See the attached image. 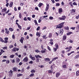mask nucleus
Here are the masks:
<instances>
[{
    "label": "nucleus",
    "mask_w": 79,
    "mask_h": 79,
    "mask_svg": "<svg viewBox=\"0 0 79 79\" xmlns=\"http://www.w3.org/2000/svg\"><path fill=\"white\" fill-rule=\"evenodd\" d=\"M64 22H62L56 25V29H61V28H62L64 26Z\"/></svg>",
    "instance_id": "obj_1"
},
{
    "label": "nucleus",
    "mask_w": 79,
    "mask_h": 79,
    "mask_svg": "<svg viewBox=\"0 0 79 79\" xmlns=\"http://www.w3.org/2000/svg\"><path fill=\"white\" fill-rule=\"evenodd\" d=\"M66 18V16L65 15H63L62 16V17H59L58 18V19H59L60 20H61V21H64L65 20Z\"/></svg>",
    "instance_id": "obj_2"
},
{
    "label": "nucleus",
    "mask_w": 79,
    "mask_h": 79,
    "mask_svg": "<svg viewBox=\"0 0 79 79\" xmlns=\"http://www.w3.org/2000/svg\"><path fill=\"white\" fill-rule=\"evenodd\" d=\"M60 31V32H59V35L60 36L62 35L63 34V32H64L63 29H61Z\"/></svg>",
    "instance_id": "obj_3"
},
{
    "label": "nucleus",
    "mask_w": 79,
    "mask_h": 79,
    "mask_svg": "<svg viewBox=\"0 0 79 79\" xmlns=\"http://www.w3.org/2000/svg\"><path fill=\"white\" fill-rule=\"evenodd\" d=\"M19 50V48H17L16 47H14L12 50V51L16 52V51H18Z\"/></svg>",
    "instance_id": "obj_4"
},
{
    "label": "nucleus",
    "mask_w": 79,
    "mask_h": 79,
    "mask_svg": "<svg viewBox=\"0 0 79 79\" xmlns=\"http://www.w3.org/2000/svg\"><path fill=\"white\" fill-rule=\"evenodd\" d=\"M13 73V72L12 70H10L9 72H8L9 76H12Z\"/></svg>",
    "instance_id": "obj_5"
},
{
    "label": "nucleus",
    "mask_w": 79,
    "mask_h": 79,
    "mask_svg": "<svg viewBox=\"0 0 79 79\" xmlns=\"http://www.w3.org/2000/svg\"><path fill=\"white\" fill-rule=\"evenodd\" d=\"M29 60V59L27 56H26L23 59V61L24 62H27L28 61V60Z\"/></svg>",
    "instance_id": "obj_6"
},
{
    "label": "nucleus",
    "mask_w": 79,
    "mask_h": 79,
    "mask_svg": "<svg viewBox=\"0 0 79 79\" xmlns=\"http://www.w3.org/2000/svg\"><path fill=\"white\" fill-rule=\"evenodd\" d=\"M49 6H50V5L48 4H46V7L45 9V11H48V9L49 8Z\"/></svg>",
    "instance_id": "obj_7"
},
{
    "label": "nucleus",
    "mask_w": 79,
    "mask_h": 79,
    "mask_svg": "<svg viewBox=\"0 0 79 79\" xmlns=\"http://www.w3.org/2000/svg\"><path fill=\"white\" fill-rule=\"evenodd\" d=\"M58 12L60 14H61V13L63 12V9H62V8L59 9Z\"/></svg>",
    "instance_id": "obj_8"
},
{
    "label": "nucleus",
    "mask_w": 79,
    "mask_h": 79,
    "mask_svg": "<svg viewBox=\"0 0 79 79\" xmlns=\"http://www.w3.org/2000/svg\"><path fill=\"white\" fill-rule=\"evenodd\" d=\"M5 33H6V34H8L9 33H10V31L8 30V29L5 28Z\"/></svg>",
    "instance_id": "obj_9"
},
{
    "label": "nucleus",
    "mask_w": 79,
    "mask_h": 79,
    "mask_svg": "<svg viewBox=\"0 0 79 79\" xmlns=\"http://www.w3.org/2000/svg\"><path fill=\"white\" fill-rule=\"evenodd\" d=\"M24 40V38L23 37H21L20 40V42H21L22 44H23V41Z\"/></svg>",
    "instance_id": "obj_10"
},
{
    "label": "nucleus",
    "mask_w": 79,
    "mask_h": 79,
    "mask_svg": "<svg viewBox=\"0 0 79 79\" xmlns=\"http://www.w3.org/2000/svg\"><path fill=\"white\" fill-rule=\"evenodd\" d=\"M19 61H20V59L19 58H17L16 59V63H19Z\"/></svg>",
    "instance_id": "obj_11"
},
{
    "label": "nucleus",
    "mask_w": 79,
    "mask_h": 79,
    "mask_svg": "<svg viewBox=\"0 0 79 79\" xmlns=\"http://www.w3.org/2000/svg\"><path fill=\"white\" fill-rule=\"evenodd\" d=\"M44 60L45 61L47 62L50 61V59L48 58H44Z\"/></svg>",
    "instance_id": "obj_12"
},
{
    "label": "nucleus",
    "mask_w": 79,
    "mask_h": 79,
    "mask_svg": "<svg viewBox=\"0 0 79 79\" xmlns=\"http://www.w3.org/2000/svg\"><path fill=\"white\" fill-rule=\"evenodd\" d=\"M60 76V73L57 72L56 74V77H58Z\"/></svg>",
    "instance_id": "obj_13"
},
{
    "label": "nucleus",
    "mask_w": 79,
    "mask_h": 79,
    "mask_svg": "<svg viewBox=\"0 0 79 79\" xmlns=\"http://www.w3.org/2000/svg\"><path fill=\"white\" fill-rule=\"evenodd\" d=\"M71 13H74L76 12V10L72 9V10H70Z\"/></svg>",
    "instance_id": "obj_14"
},
{
    "label": "nucleus",
    "mask_w": 79,
    "mask_h": 79,
    "mask_svg": "<svg viewBox=\"0 0 79 79\" xmlns=\"http://www.w3.org/2000/svg\"><path fill=\"white\" fill-rule=\"evenodd\" d=\"M67 37H66V35H64L63 37V41L65 40L66 39Z\"/></svg>",
    "instance_id": "obj_15"
},
{
    "label": "nucleus",
    "mask_w": 79,
    "mask_h": 79,
    "mask_svg": "<svg viewBox=\"0 0 79 79\" xmlns=\"http://www.w3.org/2000/svg\"><path fill=\"white\" fill-rule=\"evenodd\" d=\"M35 57L36 58H42V57H41V56H40L39 55H35Z\"/></svg>",
    "instance_id": "obj_16"
},
{
    "label": "nucleus",
    "mask_w": 79,
    "mask_h": 79,
    "mask_svg": "<svg viewBox=\"0 0 79 79\" xmlns=\"http://www.w3.org/2000/svg\"><path fill=\"white\" fill-rule=\"evenodd\" d=\"M52 33H49L48 36V38H52Z\"/></svg>",
    "instance_id": "obj_17"
},
{
    "label": "nucleus",
    "mask_w": 79,
    "mask_h": 79,
    "mask_svg": "<svg viewBox=\"0 0 79 79\" xmlns=\"http://www.w3.org/2000/svg\"><path fill=\"white\" fill-rule=\"evenodd\" d=\"M64 29L65 30H66V31H68L69 29V27H64Z\"/></svg>",
    "instance_id": "obj_18"
},
{
    "label": "nucleus",
    "mask_w": 79,
    "mask_h": 79,
    "mask_svg": "<svg viewBox=\"0 0 79 79\" xmlns=\"http://www.w3.org/2000/svg\"><path fill=\"white\" fill-rule=\"evenodd\" d=\"M13 2H11L10 3V5H9V6L10 7H12L13 6Z\"/></svg>",
    "instance_id": "obj_19"
},
{
    "label": "nucleus",
    "mask_w": 79,
    "mask_h": 79,
    "mask_svg": "<svg viewBox=\"0 0 79 79\" xmlns=\"http://www.w3.org/2000/svg\"><path fill=\"white\" fill-rule=\"evenodd\" d=\"M23 76V74L21 73H19L17 74V77H19V76Z\"/></svg>",
    "instance_id": "obj_20"
},
{
    "label": "nucleus",
    "mask_w": 79,
    "mask_h": 79,
    "mask_svg": "<svg viewBox=\"0 0 79 79\" xmlns=\"http://www.w3.org/2000/svg\"><path fill=\"white\" fill-rule=\"evenodd\" d=\"M56 48L58 49L59 48V46H58V45L57 44H55Z\"/></svg>",
    "instance_id": "obj_21"
},
{
    "label": "nucleus",
    "mask_w": 79,
    "mask_h": 79,
    "mask_svg": "<svg viewBox=\"0 0 79 79\" xmlns=\"http://www.w3.org/2000/svg\"><path fill=\"white\" fill-rule=\"evenodd\" d=\"M12 70H13L14 72L15 71H17V70L16 69V68L15 67H14L12 68Z\"/></svg>",
    "instance_id": "obj_22"
},
{
    "label": "nucleus",
    "mask_w": 79,
    "mask_h": 79,
    "mask_svg": "<svg viewBox=\"0 0 79 79\" xmlns=\"http://www.w3.org/2000/svg\"><path fill=\"white\" fill-rule=\"evenodd\" d=\"M0 41L1 42H2V43H3V42H4V40H3V39L1 37H0Z\"/></svg>",
    "instance_id": "obj_23"
},
{
    "label": "nucleus",
    "mask_w": 79,
    "mask_h": 79,
    "mask_svg": "<svg viewBox=\"0 0 79 79\" xmlns=\"http://www.w3.org/2000/svg\"><path fill=\"white\" fill-rule=\"evenodd\" d=\"M76 75L77 76H79V70L76 72Z\"/></svg>",
    "instance_id": "obj_24"
},
{
    "label": "nucleus",
    "mask_w": 79,
    "mask_h": 79,
    "mask_svg": "<svg viewBox=\"0 0 79 79\" xmlns=\"http://www.w3.org/2000/svg\"><path fill=\"white\" fill-rule=\"evenodd\" d=\"M6 10H7V9L6 8H5V9H2V12H6Z\"/></svg>",
    "instance_id": "obj_25"
},
{
    "label": "nucleus",
    "mask_w": 79,
    "mask_h": 79,
    "mask_svg": "<svg viewBox=\"0 0 79 79\" xmlns=\"http://www.w3.org/2000/svg\"><path fill=\"white\" fill-rule=\"evenodd\" d=\"M34 22L35 23V25H36V26H39V24H38V23H37V20H34Z\"/></svg>",
    "instance_id": "obj_26"
},
{
    "label": "nucleus",
    "mask_w": 79,
    "mask_h": 79,
    "mask_svg": "<svg viewBox=\"0 0 79 79\" xmlns=\"http://www.w3.org/2000/svg\"><path fill=\"white\" fill-rule=\"evenodd\" d=\"M43 38L44 39H47V37H46V35H44L43 36Z\"/></svg>",
    "instance_id": "obj_27"
},
{
    "label": "nucleus",
    "mask_w": 79,
    "mask_h": 79,
    "mask_svg": "<svg viewBox=\"0 0 79 79\" xmlns=\"http://www.w3.org/2000/svg\"><path fill=\"white\" fill-rule=\"evenodd\" d=\"M9 31H10V32H12V31H13V29L12 28L10 27L9 29Z\"/></svg>",
    "instance_id": "obj_28"
},
{
    "label": "nucleus",
    "mask_w": 79,
    "mask_h": 79,
    "mask_svg": "<svg viewBox=\"0 0 79 79\" xmlns=\"http://www.w3.org/2000/svg\"><path fill=\"white\" fill-rule=\"evenodd\" d=\"M79 54L76 56L74 58L75 59H77V58H79Z\"/></svg>",
    "instance_id": "obj_29"
},
{
    "label": "nucleus",
    "mask_w": 79,
    "mask_h": 79,
    "mask_svg": "<svg viewBox=\"0 0 79 79\" xmlns=\"http://www.w3.org/2000/svg\"><path fill=\"white\" fill-rule=\"evenodd\" d=\"M30 77H33L34 76V73H32L30 75H29Z\"/></svg>",
    "instance_id": "obj_30"
},
{
    "label": "nucleus",
    "mask_w": 79,
    "mask_h": 79,
    "mask_svg": "<svg viewBox=\"0 0 79 79\" xmlns=\"http://www.w3.org/2000/svg\"><path fill=\"white\" fill-rule=\"evenodd\" d=\"M73 34V32H70L67 33V35H71V34Z\"/></svg>",
    "instance_id": "obj_31"
},
{
    "label": "nucleus",
    "mask_w": 79,
    "mask_h": 79,
    "mask_svg": "<svg viewBox=\"0 0 79 79\" xmlns=\"http://www.w3.org/2000/svg\"><path fill=\"white\" fill-rule=\"evenodd\" d=\"M48 73H49V74H52V73L53 71H52L51 70H48Z\"/></svg>",
    "instance_id": "obj_32"
},
{
    "label": "nucleus",
    "mask_w": 79,
    "mask_h": 79,
    "mask_svg": "<svg viewBox=\"0 0 79 79\" xmlns=\"http://www.w3.org/2000/svg\"><path fill=\"white\" fill-rule=\"evenodd\" d=\"M56 59H58V57H56L55 58H54L52 59V61H54V60H56Z\"/></svg>",
    "instance_id": "obj_33"
},
{
    "label": "nucleus",
    "mask_w": 79,
    "mask_h": 79,
    "mask_svg": "<svg viewBox=\"0 0 79 79\" xmlns=\"http://www.w3.org/2000/svg\"><path fill=\"white\" fill-rule=\"evenodd\" d=\"M43 5V3H40L38 5V6L39 7H41V6H42Z\"/></svg>",
    "instance_id": "obj_34"
},
{
    "label": "nucleus",
    "mask_w": 79,
    "mask_h": 79,
    "mask_svg": "<svg viewBox=\"0 0 79 79\" xmlns=\"http://www.w3.org/2000/svg\"><path fill=\"white\" fill-rule=\"evenodd\" d=\"M22 17V15H21V13H19V18L21 19V18Z\"/></svg>",
    "instance_id": "obj_35"
},
{
    "label": "nucleus",
    "mask_w": 79,
    "mask_h": 79,
    "mask_svg": "<svg viewBox=\"0 0 79 79\" xmlns=\"http://www.w3.org/2000/svg\"><path fill=\"white\" fill-rule=\"evenodd\" d=\"M31 73H35V70L32 69L31 71Z\"/></svg>",
    "instance_id": "obj_36"
},
{
    "label": "nucleus",
    "mask_w": 79,
    "mask_h": 79,
    "mask_svg": "<svg viewBox=\"0 0 79 79\" xmlns=\"http://www.w3.org/2000/svg\"><path fill=\"white\" fill-rule=\"evenodd\" d=\"M14 56H15V55H11L10 56V57L11 58H13Z\"/></svg>",
    "instance_id": "obj_37"
},
{
    "label": "nucleus",
    "mask_w": 79,
    "mask_h": 79,
    "mask_svg": "<svg viewBox=\"0 0 79 79\" xmlns=\"http://www.w3.org/2000/svg\"><path fill=\"white\" fill-rule=\"evenodd\" d=\"M73 5H76V6H77V4L76 2H73Z\"/></svg>",
    "instance_id": "obj_38"
},
{
    "label": "nucleus",
    "mask_w": 79,
    "mask_h": 79,
    "mask_svg": "<svg viewBox=\"0 0 79 79\" xmlns=\"http://www.w3.org/2000/svg\"><path fill=\"white\" fill-rule=\"evenodd\" d=\"M47 48L48 50H49V51H52V50H51V48H50V47L49 46H48Z\"/></svg>",
    "instance_id": "obj_39"
},
{
    "label": "nucleus",
    "mask_w": 79,
    "mask_h": 79,
    "mask_svg": "<svg viewBox=\"0 0 79 79\" xmlns=\"http://www.w3.org/2000/svg\"><path fill=\"white\" fill-rule=\"evenodd\" d=\"M31 59L33 61H35V57H32Z\"/></svg>",
    "instance_id": "obj_40"
},
{
    "label": "nucleus",
    "mask_w": 79,
    "mask_h": 79,
    "mask_svg": "<svg viewBox=\"0 0 79 79\" xmlns=\"http://www.w3.org/2000/svg\"><path fill=\"white\" fill-rule=\"evenodd\" d=\"M56 6H60V3H57L56 4Z\"/></svg>",
    "instance_id": "obj_41"
},
{
    "label": "nucleus",
    "mask_w": 79,
    "mask_h": 79,
    "mask_svg": "<svg viewBox=\"0 0 79 79\" xmlns=\"http://www.w3.org/2000/svg\"><path fill=\"white\" fill-rule=\"evenodd\" d=\"M24 71V69L23 68V69L21 70V73H23Z\"/></svg>",
    "instance_id": "obj_42"
},
{
    "label": "nucleus",
    "mask_w": 79,
    "mask_h": 79,
    "mask_svg": "<svg viewBox=\"0 0 79 79\" xmlns=\"http://www.w3.org/2000/svg\"><path fill=\"white\" fill-rule=\"evenodd\" d=\"M40 27H38L37 28H36V30L37 31H39L40 30Z\"/></svg>",
    "instance_id": "obj_43"
},
{
    "label": "nucleus",
    "mask_w": 79,
    "mask_h": 79,
    "mask_svg": "<svg viewBox=\"0 0 79 79\" xmlns=\"http://www.w3.org/2000/svg\"><path fill=\"white\" fill-rule=\"evenodd\" d=\"M57 48H53V49L54 50V52H56V50H57Z\"/></svg>",
    "instance_id": "obj_44"
},
{
    "label": "nucleus",
    "mask_w": 79,
    "mask_h": 79,
    "mask_svg": "<svg viewBox=\"0 0 79 79\" xmlns=\"http://www.w3.org/2000/svg\"><path fill=\"white\" fill-rule=\"evenodd\" d=\"M40 32H36V35H37V36H38L39 35H40Z\"/></svg>",
    "instance_id": "obj_45"
},
{
    "label": "nucleus",
    "mask_w": 79,
    "mask_h": 79,
    "mask_svg": "<svg viewBox=\"0 0 79 79\" xmlns=\"http://www.w3.org/2000/svg\"><path fill=\"white\" fill-rule=\"evenodd\" d=\"M62 67L63 68H66V65L64 64L63 65Z\"/></svg>",
    "instance_id": "obj_46"
},
{
    "label": "nucleus",
    "mask_w": 79,
    "mask_h": 79,
    "mask_svg": "<svg viewBox=\"0 0 79 79\" xmlns=\"http://www.w3.org/2000/svg\"><path fill=\"white\" fill-rule=\"evenodd\" d=\"M18 28L20 29H22V28L21 27V26H20V25H19V26H18Z\"/></svg>",
    "instance_id": "obj_47"
},
{
    "label": "nucleus",
    "mask_w": 79,
    "mask_h": 79,
    "mask_svg": "<svg viewBox=\"0 0 79 79\" xmlns=\"http://www.w3.org/2000/svg\"><path fill=\"white\" fill-rule=\"evenodd\" d=\"M36 62L39 63V58H36Z\"/></svg>",
    "instance_id": "obj_48"
},
{
    "label": "nucleus",
    "mask_w": 79,
    "mask_h": 79,
    "mask_svg": "<svg viewBox=\"0 0 79 79\" xmlns=\"http://www.w3.org/2000/svg\"><path fill=\"white\" fill-rule=\"evenodd\" d=\"M46 28H47V27H44L43 28H42V31H44V29H46Z\"/></svg>",
    "instance_id": "obj_49"
},
{
    "label": "nucleus",
    "mask_w": 79,
    "mask_h": 79,
    "mask_svg": "<svg viewBox=\"0 0 79 79\" xmlns=\"http://www.w3.org/2000/svg\"><path fill=\"white\" fill-rule=\"evenodd\" d=\"M76 29H77L79 30V25H77V26L76 27Z\"/></svg>",
    "instance_id": "obj_50"
},
{
    "label": "nucleus",
    "mask_w": 79,
    "mask_h": 79,
    "mask_svg": "<svg viewBox=\"0 0 79 79\" xmlns=\"http://www.w3.org/2000/svg\"><path fill=\"white\" fill-rule=\"evenodd\" d=\"M31 29V26L27 27L26 29V30H29V29Z\"/></svg>",
    "instance_id": "obj_51"
},
{
    "label": "nucleus",
    "mask_w": 79,
    "mask_h": 79,
    "mask_svg": "<svg viewBox=\"0 0 79 79\" xmlns=\"http://www.w3.org/2000/svg\"><path fill=\"white\" fill-rule=\"evenodd\" d=\"M41 52L42 53H45V51L44 50H41Z\"/></svg>",
    "instance_id": "obj_52"
},
{
    "label": "nucleus",
    "mask_w": 79,
    "mask_h": 79,
    "mask_svg": "<svg viewBox=\"0 0 79 79\" xmlns=\"http://www.w3.org/2000/svg\"><path fill=\"white\" fill-rule=\"evenodd\" d=\"M49 44H51V45H53V42L50 41L49 42Z\"/></svg>",
    "instance_id": "obj_53"
},
{
    "label": "nucleus",
    "mask_w": 79,
    "mask_h": 79,
    "mask_svg": "<svg viewBox=\"0 0 79 79\" xmlns=\"http://www.w3.org/2000/svg\"><path fill=\"white\" fill-rule=\"evenodd\" d=\"M69 42L70 43H73V41L72 40H69Z\"/></svg>",
    "instance_id": "obj_54"
},
{
    "label": "nucleus",
    "mask_w": 79,
    "mask_h": 79,
    "mask_svg": "<svg viewBox=\"0 0 79 79\" xmlns=\"http://www.w3.org/2000/svg\"><path fill=\"white\" fill-rule=\"evenodd\" d=\"M23 20H24V21H27V18H26V17H25L23 19Z\"/></svg>",
    "instance_id": "obj_55"
},
{
    "label": "nucleus",
    "mask_w": 79,
    "mask_h": 79,
    "mask_svg": "<svg viewBox=\"0 0 79 79\" xmlns=\"http://www.w3.org/2000/svg\"><path fill=\"white\" fill-rule=\"evenodd\" d=\"M10 63V60H7L6 61V64H8Z\"/></svg>",
    "instance_id": "obj_56"
},
{
    "label": "nucleus",
    "mask_w": 79,
    "mask_h": 79,
    "mask_svg": "<svg viewBox=\"0 0 79 79\" xmlns=\"http://www.w3.org/2000/svg\"><path fill=\"white\" fill-rule=\"evenodd\" d=\"M4 40H7L8 41V37H6L4 38Z\"/></svg>",
    "instance_id": "obj_57"
},
{
    "label": "nucleus",
    "mask_w": 79,
    "mask_h": 79,
    "mask_svg": "<svg viewBox=\"0 0 79 79\" xmlns=\"http://www.w3.org/2000/svg\"><path fill=\"white\" fill-rule=\"evenodd\" d=\"M27 19L28 20V21H31V19L30 17H27Z\"/></svg>",
    "instance_id": "obj_58"
},
{
    "label": "nucleus",
    "mask_w": 79,
    "mask_h": 79,
    "mask_svg": "<svg viewBox=\"0 0 79 79\" xmlns=\"http://www.w3.org/2000/svg\"><path fill=\"white\" fill-rule=\"evenodd\" d=\"M29 64H32L33 63V61L31 60L29 62Z\"/></svg>",
    "instance_id": "obj_59"
},
{
    "label": "nucleus",
    "mask_w": 79,
    "mask_h": 79,
    "mask_svg": "<svg viewBox=\"0 0 79 79\" xmlns=\"http://www.w3.org/2000/svg\"><path fill=\"white\" fill-rule=\"evenodd\" d=\"M35 10H37V11H39V8H38V7H35Z\"/></svg>",
    "instance_id": "obj_60"
},
{
    "label": "nucleus",
    "mask_w": 79,
    "mask_h": 79,
    "mask_svg": "<svg viewBox=\"0 0 79 79\" xmlns=\"http://www.w3.org/2000/svg\"><path fill=\"white\" fill-rule=\"evenodd\" d=\"M4 43L5 44H7L8 43V41H7L6 40H5L4 42Z\"/></svg>",
    "instance_id": "obj_61"
},
{
    "label": "nucleus",
    "mask_w": 79,
    "mask_h": 79,
    "mask_svg": "<svg viewBox=\"0 0 79 79\" xmlns=\"http://www.w3.org/2000/svg\"><path fill=\"white\" fill-rule=\"evenodd\" d=\"M12 38L13 39H15V35H12Z\"/></svg>",
    "instance_id": "obj_62"
},
{
    "label": "nucleus",
    "mask_w": 79,
    "mask_h": 79,
    "mask_svg": "<svg viewBox=\"0 0 79 79\" xmlns=\"http://www.w3.org/2000/svg\"><path fill=\"white\" fill-rule=\"evenodd\" d=\"M75 28H76L75 27H72L70 28V29H72L73 30H75Z\"/></svg>",
    "instance_id": "obj_63"
},
{
    "label": "nucleus",
    "mask_w": 79,
    "mask_h": 79,
    "mask_svg": "<svg viewBox=\"0 0 79 79\" xmlns=\"http://www.w3.org/2000/svg\"><path fill=\"white\" fill-rule=\"evenodd\" d=\"M53 19V17L51 16L49 17V19Z\"/></svg>",
    "instance_id": "obj_64"
}]
</instances>
